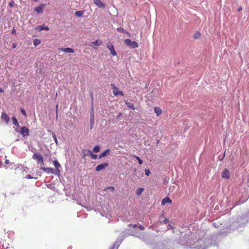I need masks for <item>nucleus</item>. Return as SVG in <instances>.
<instances>
[{
  "label": "nucleus",
  "instance_id": "nucleus-1",
  "mask_svg": "<svg viewBox=\"0 0 249 249\" xmlns=\"http://www.w3.org/2000/svg\"><path fill=\"white\" fill-rule=\"evenodd\" d=\"M124 42L127 46L132 49L137 48L139 47L138 43L137 42L132 41L130 39H125Z\"/></svg>",
  "mask_w": 249,
  "mask_h": 249
},
{
  "label": "nucleus",
  "instance_id": "nucleus-2",
  "mask_svg": "<svg viewBox=\"0 0 249 249\" xmlns=\"http://www.w3.org/2000/svg\"><path fill=\"white\" fill-rule=\"evenodd\" d=\"M33 159L36 160L40 165H44V161L42 156L40 153H35L33 156Z\"/></svg>",
  "mask_w": 249,
  "mask_h": 249
},
{
  "label": "nucleus",
  "instance_id": "nucleus-3",
  "mask_svg": "<svg viewBox=\"0 0 249 249\" xmlns=\"http://www.w3.org/2000/svg\"><path fill=\"white\" fill-rule=\"evenodd\" d=\"M111 86L113 89V94L115 96L120 95L123 96L124 95L123 92L119 90V89L115 86L114 84H111Z\"/></svg>",
  "mask_w": 249,
  "mask_h": 249
},
{
  "label": "nucleus",
  "instance_id": "nucleus-4",
  "mask_svg": "<svg viewBox=\"0 0 249 249\" xmlns=\"http://www.w3.org/2000/svg\"><path fill=\"white\" fill-rule=\"evenodd\" d=\"M20 134L23 137H25L29 135V131L27 127L23 126L21 128Z\"/></svg>",
  "mask_w": 249,
  "mask_h": 249
},
{
  "label": "nucleus",
  "instance_id": "nucleus-5",
  "mask_svg": "<svg viewBox=\"0 0 249 249\" xmlns=\"http://www.w3.org/2000/svg\"><path fill=\"white\" fill-rule=\"evenodd\" d=\"M107 48L108 49V50L110 51L111 54L113 56H116L117 55V53L115 51V49L114 48L113 45L110 43H108L107 45Z\"/></svg>",
  "mask_w": 249,
  "mask_h": 249
},
{
  "label": "nucleus",
  "instance_id": "nucleus-6",
  "mask_svg": "<svg viewBox=\"0 0 249 249\" xmlns=\"http://www.w3.org/2000/svg\"><path fill=\"white\" fill-rule=\"evenodd\" d=\"M108 166V163H104L99 164L97 166H96V171L97 172H99L100 171H102V170L105 169Z\"/></svg>",
  "mask_w": 249,
  "mask_h": 249
},
{
  "label": "nucleus",
  "instance_id": "nucleus-7",
  "mask_svg": "<svg viewBox=\"0 0 249 249\" xmlns=\"http://www.w3.org/2000/svg\"><path fill=\"white\" fill-rule=\"evenodd\" d=\"M94 4L100 8H105V4L101 0H93Z\"/></svg>",
  "mask_w": 249,
  "mask_h": 249
},
{
  "label": "nucleus",
  "instance_id": "nucleus-8",
  "mask_svg": "<svg viewBox=\"0 0 249 249\" xmlns=\"http://www.w3.org/2000/svg\"><path fill=\"white\" fill-rule=\"evenodd\" d=\"M1 119L3 120L6 124H8L10 118L5 112H2L1 113Z\"/></svg>",
  "mask_w": 249,
  "mask_h": 249
},
{
  "label": "nucleus",
  "instance_id": "nucleus-9",
  "mask_svg": "<svg viewBox=\"0 0 249 249\" xmlns=\"http://www.w3.org/2000/svg\"><path fill=\"white\" fill-rule=\"evenodd\" d=\"M57 50L59 52L63 51L64 52L69 53H74V50L70 48H58Z\"/></svg>",
  "mask_w": 249,
  "mask_h": 249
},
{
  "label": "nucleus",
  "instance_id": "nucleus-10",
  "mask_svg": "<svg viewBox=\"0 0 249 249\" xmlns=\"http://www.w3.org/2000/svg\"><path fill=\"white\" fill-rule=\"evenodd\" d=\"M230 177V172L227 169H225L222 173V178L229 179Z\"/></svg>",
  "mask_w": 249,
  "mask_h": 249
},
{
  "label": "nucleus",
  "instance_id": "nucleus-11",
  "mask_svg": "<svg viewBox=\"0 0 249 249\" xmlns=\"http://www.w3.org/2000/svg\"><path fill=\"white\" fill-rule=\"evenodd\" d=\"M45 6V5L44 4H41L38 7H36L35 9V11L38 14H42L43 12V9Z\"/></svg>",
  "mask_w": 249,
  "mask_h": 249
},
{
  "label": "nucleus",
  "instance_id": "nucleus-12",
  "mask_svg": "<svg viewBox=\"0 0 249 249\" xmlns=\"http://www.w3.org/2000/svg\"><path fill=\"white\" fill-rule=\"evenodd\" d=\"M36 29L38 31H41L42 30H49V27L47 26L44 25H43L42 26L38 25L36 27Z\"/></svg>",
  "mask_w": 249,
  "mask_h": 249
},
{
  "label": "nucleus",
  "instance_id": "nucleus-13",
  "mask_svg": "<svg viewBox=\"0 0 249 249\" xmlns=\"http://www.w3.org/2000/svg\"><path fill=\"white\" fill-rule=\"evenodd\" d=\"M102 44V41L97 39L91 43V47L94 48V46H99Z\"/></svg>",
  "mask_w": 249,
  "mask_h": 249
},
{
  "label": "nucleus",
  "instance_id": "nucleus-14",
  "mask_svg": "<svg viewBox=\"0 0 249 249\" xmlns=\"http://www.w3.org/2000/svg\"><path fill=\"white\" fill-rule=\"evenodd\" d=\"M172 200L169 197H166L162 199L161 201V204L164 205L167 203H172Z\"/></svg>",
  "mask_w": 249,
  "mask_h": 249
},
{
  "label": "nucleus",
  "instance_id": "nucleus-15",
  "mask_svg": "<svg viewBox=\"0 0 249 249\" xmlns=\"http://www.w3.org/2000/svg\"><path fill=\"white\" fill-rule=\"evenodd\" d=\"M110 152V150L109 149H107L106 151H104L99 156V159H101L103 157L106 156L107 154H109Z\"/></svg>",
  "mask_w": 249,
  "mask_h": 249
},
{
  "label": "nucleus",
  "instance_id": "nucleus-16",
  "mask_svg": "<svg viewBox=\"0 0 249 249\" xmlns=\"http://www.w3.org/2000/svg\"><path fill=\"white\" fill-rule=\"evenodd\" d=\"M155 112L157 114V116L160 115L162 113L161 108L159 107H156L154 108Z\"/></svg>",
  "mask_w": 249,
  "mask_h": 249
},
{
  "label": "nucleus",
  "instance_id": "nucleus-17",
  "mask_svg": "<svg viewBox=\"0 0 249 249\" xmlns=\"http://www.w3.org/2000/svg\"><path fill=\"white\" fill-rule=\"evenodd\" d=\"M90 129H92V125L94 122V113H93L90 116Z\"/></svg>",
  "mask_w": 249,
  "mask_h": 249
},
{
  "label": "nucleus",
  "instance_id": "nucleus-18",
  "mask_svg": "<svg viewBox=\"0 0 249 249\" xmlns=\"http://www.w3.org/2000/svg\"><path fill=\"white\" fill-rule=\"evenodd\" d=\"M125 104L130 108H131V109H132L133 110L135 109V107L134 106V105L132 104H131V103H130L129 102H125Z\"/></svg>",
  "mask_w": 249,
  "mask_h": 249
},
{
  "label": "nucleus",
  "instance_id": "nucleus-19",
  "mask_svg": "<svg viewBox=\"0 0 249 249\" xmlns=\"http://www.w3.org/2000/svg\"><path fill=\"white\" fill-rule=\"evenodd\" d=\"M43 170L48 173H53V170L51 168H44Z\"/></svg>",
  "mask_w": 249,
  "mask_h": 249
},
{
  "label": "nucleus",
  "instance_id": "nucleus-20",
  "mask_svg": "<svg viewBox=\"0 0 249 249\" xmlns=\"http://www.w3.org/2000/svg\"><path fill=\"white\" fill-rule=\"evenodd\" d=\"M83 15V12L82 11H78L75 12V15L78 17H81Z\"/></svg>",
  "mask_w": 249,
  "mask_h": 249
},
{
  "label": "nucleus",
  "instance_id": "nucleus-21",
  "mask_svg": "<svg viewBox=\"0 0 249 249\" xmlns=\"http://www.w3.org/2000/svg\"><path fill=\"white\" fill-rule=\"evenodd\" d=\"M201 36V34L199 32H196L194 35V38L195 39L199 38Z\"/></svg>",
  "mask_w": 249,
  "mask_h": 249
},
{
  "label": "nucleus",
  "instance_id": "nucleus-22",
  "mask_svg": "<svg viewBox=\"0 0 249 249\" xmlns=\"http://www.w3.org/2000/svg\"><path fill=\"white\" fill-rule=\"evenodd\" d=\"M12 119L13 121V124L17 126H18L19 124H18L17 119L15 117H13Z\"/></svg>",
  "mask_w": 249,
  "mask_h": 249
},
{
  "label": "nucleus",
  "instance_id": "nucleus-23",
  "mask_svg": "<svg viewBox=\"0 0 249 249\" xmlns=\"http://www.w3.org/2000/svg\"><path fill=\"white\" fill-rule=\"evenodd\" d=\"M53 164H54L55 167L56 168H57V169H58L59 167H60V164H59V163L57 160H54L53 161Z\"/></svg>",
  "mask_w": 249,
  "mask_h": 249
},
{
  "label": "nucleus",
  "instance_id": "nucleus-24",
  "mask_svg": "<svg viewBox=\"0 0 249 249\" xmlns=\"http://www.w3.org/2000/svg\"><path fill=\"white\" fill-rule=\"evenodd\" d=\"M143 191V189L139 188L136 191V194L137 196H140Z\"/></svg>",
  "mask_w": 249,
  "mask_h": 249
},
{
  "label": "nucleus",
  "instance_id": "nucleus-25",
  "mask_svg": "<svg viewBox=\"0 0 249 249\" xmlns=\"http://www.w3.org/2000/svg\"><path fill=\"white\" fill-rule=\"evenodd\" d=\"M100 147L98 145H96L93 148V150L94 152L97 153V152H98L100 151Z\"/></svg>",
  "mask_w": 249,
  "mask_h": 249
},
{
  "label": "nucleus",
  "instance_id": "nucleus-26",
  "mask_svg": "<svg viewBox=\"0 0 249 249\" xmlns=\"http://www.w3.org/2000/svg\"><path fill=\"white\" fill-rule=\"evenodd\" d=\"M89 152L90 153V156L92 159L96 160L97 158V156L95 154H93L91 151L89 150Z\"/></svg>",
  "mask_w": 249,
  "mask_h": 249
},
{
  "label": "nucleus",
  "instance_id": "nucleus-27",
  "mask_svg": "<svg viewBox=\"0 0 249 249\" xmlns=\"http://www.w3.org/2000/svg\"><path fill=\"white\" fill-rule=\"evenodd\" d=\"M107 190H109L111 192H113L114 190V187L113 186H109V187H107L104 189V191H106Z\"/></svg>",
  "mask_w": 249,
  "mask_h": 249
},
{
  "label": "nucleus",
  "instance_id": "nucleus-28",
  "mask_svg": "<svg viewBox=\"0 0 249 249\" xmlns=\"http://www.w3.org/2000/svg\"><path fill=\"white\" fill-rule=\"evenodd\" d=\"M117 31L119 32H122V33H125L126 32V31L122 27H119L117 28Z\"/></svg>",
  "mask_w": 249,
  "mask_h": 249
},
{
  "label": "nucleus",
  "instance_id": "nucleus-29",
  "mask_svg": "<svg viewBox=\"0 0 249 249\" xmlns=\"http://www.w3.org/2000/svg\"><path fill=\"white\" fill-rule=\"evenodd\" d=\"M40 43V41L38 39H35L34 40V45L36 46L39 45Z\"/></svg>",
  "mask_w": 249,
  "mask_h": 249
},
{
  "label": "nucleus",
  "instance_id": "nucleus-30",
  "mask_svg": "<svg viewBox=\"0 0 249 249\" xmlns=\"http://www.w3.org/2000/svg\"><path fill=\"white\" fill-rule=\"evenodd\" d=\"M134 157L138 160V162L140 164H142V160L138 156H134Z\"/></svg>",
  "mask_w": 249,
  "mask_h": 249
},
{
  "label": "nucleus",
  "instance_id": "nucleus-31",
  "mask_svg": "<svg viewBox=\"0 0 249 249\" xmlns=\"http://www.w3.org/2000/svg\"><path fill=\"white\" fill-rule=\"evenodd\" d=\"M20 111H21V113L24 116V117H27L26 112V111H25V110L24 109L21 108L20 109Z\"/></svg>",
  "mask_w": 249,
  "mask_h": 249
},
{
  "label": "nucleus",
  "instance_id": "nucleus-32",
  "mask_svg": "<svg viewBox=\"0 0 249 249\" xmlns=\"http://www.w3.org/2000/svg\"><path fill=\"white\" fill-rule=\"evenodd\" d=\"M145 173L146 176H149V174H150V171L148 169H146L145 170Z\"/></svg>",
  "mask_w": 249,
  "mask_h": 249
},
{
  "label": "nucleus",
  "instance_id": "nucleus-33",
  "mask_svg": "<svg viewBox=\"0 0 249 249\" xmlns=\"http://www.w3.org/2000/svg\"><path fill=\"white\" fill-rule=\"evenodd\" d=\"M53 137L54 139V140L56 144H57V138H56L55 135L54 134H53Z\"/></svg>",
  "mask_w": 249,
  "mask_h": 249
},
{
  "label": "nucleus",
  "instance_id": "nucleus-34",
  "mask_svg": "<svg viewBox=\"0 0 249 249\" xmlns=\"http://www.w3.org/2000/svg\"><path fill=\"white\" fill-rule=\"evenodd\" d=\"M164 224H166L167 222H169V220H168V218H165L163 221H162Z\"/></svg>",
  "mask_w": 249,
  "mask_h": 249
},
{
  "label": "nucleus",
  "instance_id": "nucleus-35",
  "mask_svg": "<svg viewBox=\"0 0 249 249\" xmlns=\"http://www.w3.org/2000/svg\"><path fill=\"white\" fill-rule=\"evenodd\" d=\"M139 228L140 229V230H142H142H144V228L142 226V225H140V226H139Z\"/></svg>",
  "mask_w": 249,
  "mask_h": 249
},
{
  "label": "nucleus",
  "instance_id": "nucleus-36",
  "mask_svg": "<svg viewBox=\"0 0 249 249\" xmlns=\"http://www.w3.org/2000/svg\"><path fill=\"white\" fill-rule=\"evenodd\" d=\"M26 178H27V179H31L33 178L31 177V175H28L26 176Z\"/></svg>",
  "mask_w": 249,
  "mask_h": 249
},
{
  "label": "nucleus",
  "instance_id": "nucleus-37",
  "mask_svg": "<svg viewBox=\"0 0 249 249\" xmlns=\"http://www.w3.org/2000/svg\"><path fill=\"white\" fill-rule=\"evenodd\" d=\"M11 33H12L13 34H16V30H15L14 28H13V29L12 30Z\"/></svg>",
  "mask_w": 249,
  "mask_h": 249
},
{
  "label": "nucleus",
  "instance_id": "nucleus-38",
  "mask_svg": "<svg viewBox=\"0 0 249 249\" xmlns=\"http://www.w3.org/2000/svg\"><path fill=\"white\" fill-rule=\"evenodd\" d=\"M13 3L14 2L13 1H11L9 4V5L10 7H12L13 6Z\"/></svg>",
  "mask_w": 249,
  "mask_h": 249
},
{
  "label": "nucleus",
  "instance_id": "nucleus-39",
  "mask_svg": "<svg viewBox=\"0 0 249 249\" xmlns=\"http://www.w3.org/2000/svg\"><path fill=\"white\" fill-rule=\"evenodd\" d=\"M110 249H117V248H116V246L115 245H113V246H112Z\"/></svg>",
  "mask_w": 249,
  "mask_h": 249
},
{
  "label": "nucleus",
  "instance_id": "nucleus-40",
  "mask_svg": "<svg viewBox=\"0 0 249 249\" xmlns=\"http://www.w3.org/2000/svg\"><path fill=\"white\" fill-rule=\"evenodd\" d=\"M125 34H127L129 36H130V33L127 32V31Z\"/></svg>",
  "mask_w": 249,
  "mask_h": 249
},
{
  "label": "nucleus",
  "instance_id": "nucleus-41",
  "mask_svg": "<svg viewBox=\"0 0 249 249\" xmlns=\"http://www.w3.org/2000/svg\"><path fill=\"white\" fill-rule=\"evenodd\" d=\"M12 47H13V48H15L16 47V44L15 43H13V45H12Z\"/></svg>",
  "mask_w": 249,
  "mask_h": 249
},
{
  "label": "nucleus",
  "instance_id": "nucleus-42",
  "mask_svg": "<svg viewBox=\"0 0 249 249\" xmlns=\"http://www.w3.org/2000/svg\"><path fill=\"white\" fill-rule=\"evenodd\" d=\"M3 90L1 88H0V92L2 93L3 92Z\"/></svg>",
  "mask_w": 249,
  "mask_h": 249
},
{
  "label": "nucleus",
  "instance_id": "nucleus-43",
  "mask_svg": "<svg viewBox=\"0 0 249 249\" xmlns=\"http://www.w3.org/2000/svg\"><path fill=\"white\" fill-rule=\"evenodd\" d=\"M137 227V225L135 224V225H133V227L134 228L135 227Z\"/></svg>",
  "mask_w": 249,
  "mask_h": 249
},
{
  "label": "nucleus",
  "instance_id": "nucleus-44",
  "mask_svg": "<svg viewBox=\"0 0 249 249\" xmlns=\"http://www.w3.org/2000/svg\"><path fill=\"white\" fill-rule=\"evenodd\" d=\"M241 10V8H240L238 9V11H240Z\"/></svg>",
  "mask_w": 249,
  "mask_h": 249
},
{
  "label": "nucleus",
  "instance_id": "nucleus-45",
  "mask_svg": "<svg viewBox=\"0 0 249 249\" xmlns=\"http://www.w3.org/2000/svg\"><path fill=\"white\" fill-rule=\"evenodd\" d=\"M35 1H37V0H33Z\"/></svg>",
  "mask_w": 249,
  "mask_h": 249
}]
</instances>
